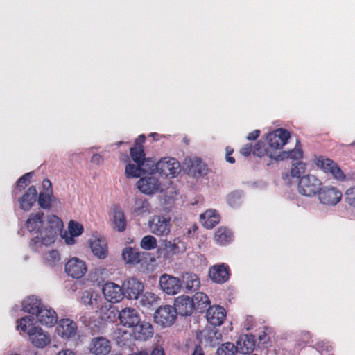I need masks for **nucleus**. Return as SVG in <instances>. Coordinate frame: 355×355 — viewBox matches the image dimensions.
<instances>
[{"label":"nucleus","mask_w":355,"mask_h":355,"mask_svg":"<svg viewBox=\"0 0 355 355\" xmlns=\"http://www.w3.org/2000/svg\"><path fill=\"white\" fill-rule=\"evenodd\" d=\"M42 211L32 213L26 221V227L32 234H36L29 242V246L36 251L38 247L49 245L55 241L58 233L63 227L62 220L55 215L48 216L44 223Z\"/></svg>","instance_id":"1"},{"label":"nucleus","mask_w":355,"mask_h":355,"mask_svg":"<svg viewBox=\"0 0 355 355\" xmlns=\"http://www.w3.org/2000/svg\"><path fill=\"white\" fill-rule=\"evenodd\" d=\"M291 137L288 130L284 128H278L268 134L266 139L268 146L271 152L275 155L274 160H276L279 150L286 145Z\"/></svg>","instance_id":"2"},{"label":"nucleus","mask_w":355,"mask_h":355,"mask_svg":"<svg viewBox=\"0 0 355 355\" xmlns=\"http://www.w3.org/2000/svg\"><path fill=\"white\" fill-rule=\"evenodd\" d=\"M322 182L315 175H306L300 178L298 182V191L305 196H314L318 195L321 189Z\"/></svg>","instance_id":"3"},{"label":"nucleus","mask_w":355,"mask_h":355,"mask_svg":"<svg viewBox=\"0 0 355 355\" xmlns=\"http://www.w3.org/2000/svg\"><path fill=\"white\" fill-rule=\"evenodd\" d=\"M155 171L161 176L173 178L180 172V164L175 158L163 157L155 165Z\"/></svg>","instance_id":"4"},{"label":"nucleus","mask_w":355,"mask_h":355,"mask_svg":"<svg viewBox=\"0 0 355 355\" xmlns=\"http://www.w3.org/2000/svg\"><path fill=\"white\" fill-rule=\"evenodd\" d=\"M177 315L173 306H161L155 311L154 320L158 324L163 327H170L175 322Z\"/></svg>","instance_id":"5"},{"label":"nucleus","mask_w":355,"mask_h":355,"mask_svg":"<svg viewBox=\"0 0 355 355\" xmlns=\"http://www.w3.org/2000/svg\"><path fill=\"white\" fill-rule=\"evenodd\" d=\"M231 270L228 264L219 263L209 267L208 277L214 282L223 284L227 282L230 277Z\"/></svg>","instance_id":"6"},{"label":"nucleus","mask_w":355,"mask_h":355,"mask_svg":"<svg viewBox=\"0 0 355 355\" xmlns=\"http://www.w3.org/2000/svg\"><path fill=\"white\" fill-rule=\"evenodd\" d=\"M160 186L159 179L152 174L141 178L137 182V188L146 195H152L157 192Z\"/></svg>","instance_id":"7"},{"label":"nucleus","mask_w":355,"mask_h":355,"mask_svg":"<svg viewBox=\"0 0 355 355\" xmlns=\"http://www.w3.org/2000/svg\"><path fill=\"white\" fill-rule=\"evenodd\" d=\"M342 193L334 187H323L318 193L320 203L326 205H336L342 198Z\"/></svg>","instance_id":"8"},{"label":"nucleus","mask_w":355,"mask_h":355,"mask_svg":"<svg viewBox=\"0 0 355 355\" xmlns=\"http://www.w3.org/2000/svg\"><path fill=\"white\" fill-rule=\"evenodd\" d=\"M159 286L168 295H175L182 288L180 279L168 274H163L159 277Z\"/></svg>","instance_id":"9"},{"label":"nucleus","mask_w":355,"mask_h":355,"mask_svg":"<svg viewBox=\"0 0 355 355\" xmlns=\"http://www.w3.org/2000/svg\"><path fill=\"white\" fill-rule=\"evenodd\" d=\"M315 164L318 167L324 172L330 173L335 178L343 180L345 176L340 167L332 159L324 156H319L315 158Z\"/></svg>","instance_id":"10"},{"label":"nucleus","mask_w":355,"mask_h":355,"mask_svg":"<svg viewBox=\"0 0 355 355\" xmlns=\"http://www.w3.org/2000/svg\"><path fill=\"white\" fill-rule=\"evenodd\" d=\"M150 231L157 236L167 235L170 232V220L162 216H154L148 222Z\"/></svg>","instance_id":"11"},{"label":"nucleus","mask_w":355,"mask_h":355,"mask_svg":"<svg viewBox=\"0 0 355 355\" xmlns=\"http://www.w3.org/2000/svg\"><path fill=\"white\" fill-rule=\"evenodd\" d=\"M200 343L205 347H215L222 338V334L214 329H205L197 334Z\"/></svg>","instance_id":"12"},{"label":"nucleus","mask_w":355,"mask_h":355,"mask_svg":"<svg viewBox=\"0 0 355 355\" xmlns=\"http://www.w3.org/2000/svg\"><path fill=\"white\" fill-rule=\"evenodd\" d=\"M154 328L151 323L146 321H141L132 327V335L137 340L146 341L153 337Z\"/></svg>","instance_id":"13"},{"label":"nucleus","mask_w":355,"mask_h":355,"mask_svg":"<svg viewBox=\"0 0 355 355\" xmlns=\"http://www.w3.org/2000/svg\"><path fill=\"white\" fill-rule=\"evenodd\" d=\"M173 307L178 315L189 316L193 313L194 304L191 297L183 295L175 298Z\"/></svg>","instance_id":"14"},{"label":"nucleus","mask_w":355,"mask_h":355,"mask_svg":"<svg viewBox=\"0 0 355 355\" xmlns=\"http://www.w3.org/2000/svg\"><path fill=\"white\" fill-rule=\"evenodd\" d=\"M65 271L69 276L80 279L86 273L87 267L83 261L78 258H72L66 263Z\"/></svg>","instance_id":"15"},{"label":"nucleus","mask_w":355,"mask_h":355,"mask_svg":"<svg viewBox=\"0 0 355 355\" xmlns=\"http://www.w3.org/2000/svg\"><path fill=\"white\" fill-rule=\"evenodd\" d=\"M103 293L105 299L112 303L120 302L125 296L123 288L114 282H107L103 287Z\"/></svg>","instance_id":"16"},{"label":"nucleus","mask_w":355,"mask_h":355,"mask_svg":"<svg viewBox=\"0 0 355 355\" xmlns=\"http://www.w3.org/2000/svg\"><path fill=\"white\" fill-rule=\"evenodd\" d=\"M120 324L128 328H132L140 320L138 311L134 308H125L122 309L118 315Z\"/></svg>","instance_id":"17"},{"label":"nucleus","mask_w":355,"mask_h":355,"mask_svg":"<svg viewBox=\"0 0 355 355\" xmlns=\"http://www.w3.org/2000/svg\"><path fill=\"white\" fill-rule=\"evenodd\" d=\"M111 348L110 341L103 336L92 338L89 347L90 352L94 355H107Z\"/></svg>","instance_id":"18"},{"label":"nucleus","mask_w":355,"mask_h":355,"mask_svg":"<svg viewBox=\"0 0 355 355\" xmlns=\"http://www.w3.org/2000/svg\"><path fill=\"white\" fill-rule=\"evenodd\" d=\"M124 295L130 300H137L144 291L142 282L135 278H130L123 284Z\"/></svg>","instance_id":"19"},{"label":"nucleus","mask_w":355,"mask_h":355,"mask_svg":"<svg viewBox=\"0 0 355 355\" xmlns=\"http://www.w3.org/2000/svg\"><path fill=\"white\" fill-rule=\"evenodd\" d=\"M206 318L210 324L214 327L220 326L226 318V311L220 306H212L208 308Z\"/></svg>","instance_id":"20"},{"label":"nucleus","mask_w":355,"mask_h":355,"mask_svg":"<svg viewBox=\"0 0 355 355\" xmlns=\"http://www.w3.org/2000/svg\"><path fill=\"white\" fill-rule=\"evenodd\" d=\"M58 334L64 339H69L77 333L76 323L70 319H61L56 327Z\"/></svg>","instance_id":"21"},{"label":"nucleus","mask_w":355,"mask_h":355,"mask_svg":"<svg viewBox=\"0 0 355 355\" xmlns=\"http://www.w3.org/2000/svg\"><path fill=\"white\" fill-rule=\"evenodd\" d=\"M146 141L144 135H140L135 141L134 146L130 148V154L136 164H144L146 159L144 144Z\"/></svg>","instance_id":"22"},{"label":"nucleus","mask_w":355,"mask_h":355,"mask_svg":"<svg viewBox=\"0 0 355 355\" xmlns=\"http://www.w3.org/2000/svg\"><path fill=\"white\" fill-rule=\"evenodd\" d=\"M37 191L35 186L29 187L21 197L18 198V202L21 209L29 211L37 200Z\"/></svg>","instance_id":"23"},{"label":"nucleus","mask_w":355,"mask_h":355,"mask_svg":"<svg viewBox=\"0 0 355 355\" xmlns=\"http://www.w3.org/2000/svg\"><path fill=\"white\" fill-rule=\"evenodd\" d=\"M37 322L42 325L52 327L58 320L56 312L51 308H42L36 314Z\"/></svg>","instance_id":"24"},{"label":"nucleus","mask_w":355,"mask_h":355,"mask_svg":"<svg viewBox=\"0 0 355 355\" xmlns=\"http://www.w3.org/2000/svg\"><path fill=\"white\" fill-rule=\"evenodd\" d=\"M256 346L255 336L252 334L241 335L237 340L238 352L248 354L252 352Z\"/></svg>","instance_id":"25"},{"label":"nucleus","mask_w":355,"mask_h":355,"mask_svg":"<svg viewBox=\"0 0 355 355\" xmlns=\"http://www.w3.org/2000/svg\"><path fill=\"white\" fill-rule=\"evenodd\" d=\"M182 287L186 292H196L200 286V280L198 276L192 272H184L181 277Z\"/></svg>","instance_id":"26"},{"label":"nucleus","mask_w":355,"mask_h":355,"mask_svg":"<svg viewBox=\"0 0 355 355\" xmlns=\"http://www.w3.org/2000/svg\"><path fill=\"white\" fill-rule=\"evenodd\" d=\"M28 336L31 343L37 348H44L51 342L49 335L38 327Z\"/></svg>","instance_id":"27"},{"label":"nucleus","mask_w":355,"mask_h":355,"mask_svg":"<svg viewBox=\"0 0 355 355\" xmlns=\"http://www.w3.org/2000/svg\"><path fill=\"white\" fill-rule=\"evenodd\" d=\"M220 221V216L216 209H207L200 215V222L207 229H212Z\"/></svg>","instance_id":"28"},{"label":"nucleus","mask_w":355,"mask_h":355,"mask_svg":"<svg viewBox=\"0 0 355 355\" xmlns=\"http://www.w3.org/2000/svg\"><path fill=\"white\" fill-rule=\"evenodd\" d=\"M114 229L118 232H124L127 226V220L123 211L119 206H115L112 209L111 219Z\"/></svg>","instance_id":"29"},{"label":"nucleus","mask_w":355,"mask_h":355,"mask_svg":"<svg viewBox=\"0 0 355 355\" xmlns=\"http://www.w3.org/2000/svg\"><path fill=\"white\" fill-rule=\"evenodd\" d=\"M303 157V150L300 141L297 139L295 146L293 149L287 151L279 152L275 161H282L284 159L299 160Z\"/></svg>","instance_id":"30"},{"label":"nucleus","mask_w":355,"mask_h":355,"mask_svg":"<svg viewBox=\"0 0 355 355\" xmlns=\"http://www.w3.org/2000/svg\"><path fill=\"white\" fill-rule=\"evenodd\" d=\"M214 239L217 244L226 245L233 241L234 234L230 228L221 226L216 230Z\"/></svg>","instance_id":"31"},{"label":"nucleus","mask_w":355,"mask_h":355,"mask_svg":"<svg viewBox=\"0 0 355 355\" xmlns=\"http://www.w3.org/2000/svg\"><path fill=\"white\" fill-rule=\"evenodd\" d=\"M21 306L24 312L33 315H36L43 306L41 300L34 296L28 297L24 300Z\"/></svg>","instance_id":"32"},{"label":"nucleus","mask_w":355,"mask_h":355,"mask_svg":"<svg viewBox=\"0 0 355 355\" xmlns=\"http://www.w3.org/2000/svg\"><path fill=\"white\" fill-rule=\"evenodd\" d=\"M191 300L194 304V310L199 313L207 311L208 308L211 307L208 296L204 293L196 292Z\"/></svg>","instance_id":"33"},{"label":"nucleus","mask_w":355,"mask_h":355,"mask_svg":"<svg viewBox=\"0 0 355 355\" xmlns=\"http://www.w3.org/2000/svg\"><path fill=\"white\" fill-rule=\"evenodd\" d=\"M121 255L127 264L136 265L141 261V254L138 249L132 247H125L123 250Z\"/></svg>","instance_id":"34"},{"label":"nucleus","mask_w":355,"mask_h":355,"mask_svg":"<svg viewBox=\"0 0 355 355\" xmlns=\"http://www.w3.org/2000/svg\"><path fill=\"white\" fill-rule=\"evenodd\" d=\"M93 254L99 259H105L107 255V243L103 239H96L90 243Z\"/></svg>","instance_id":"35"},{"label":"nucleus","mask_w":355,"mask_h":355,"mask_svg":"<svg viewBox=\"0 0 355 355\" xmlns=\"http://www.w3.org/2000/svg\"><path fill=\"white\" fill-rule=\"evenodd\" d=\"M132 211L137 216L150 214L151 212V205L148 200L143 198H136L134 202Z\"/></svg>","instance_id":"36"},{"label":"nucleus","mask_w":355,"mask_h":355,"mask_svg":"<svg viewBox=\"0 0 355 355\" xmlns=\"http://www.w3.org/2000/svg\"><path fill=\"white\" fill-rule=\"evenodd\" d=\"M17 329L26 333L28 336L37 327L34 326V318L32 315L22 317L17 320Z\"/></svg>","instance_id":"37"},{"label":"nucleus","mask_w":355,"mask_h":355,"mask_svg":"<svg viewBox=\"0 0 355 355\" xmlns=\"http://www.w3.org/2000/svg\"><path fill=\"white\" fill-rule=\"evenodd\" d=\"M37 198L39 206L46 210H49L52 203L56 201V198L51 191L50 192H40Z\"/></svg>","instance_id":"38"},{"label":"nucleus","mask_w":355,"mask_h":355,"mask_svg":"<svg viewBox=\"0 0 355 355\" xmlns=\"http://www.w3.org/2000/svg\"><path fill=\"white\" fill-rule=\"evenodd\" d=\"M252 154L255 156L261 157L264 155L268 156L274 160L275 155L271 152L268 146L266 147L264 142L258 141L253 147Z\"/></svg>","instance_id":"39"},{"label":"nucleus","mask_w":355,"mask_h":355,"mask_svg":"<svg viewBox=\"0 0 355 355\" xmlns=\"http://www.w3.org/2000/svg\"><path fill=\"white\" fill-rule=\"evenodd\" d=\"M237 347L232 343L227 342L218 348L216 355H236Z\"/></svg>","instance_id":"40"},{"label":"nucleus","mask_w":355,"mask_h":355,"mask_svg":"<svg viewBox=\"0 0 355 355\" xmlns=\"http://www.w3.org/2000/svg\"><path fill=\"white\" fill-rule=\"evenodd\" d=\"M144 164L134 165L132 164H128L125 166V173L128 178H139L143 171L141 167Z\"/></svg>","instance_id":"41"},{"label":"nucleus","mask_w":355,"mask_h":355,"mask_svg":"<svg viewBox=\"0 0 355 355\" xmlns=\"http://www.w3.org/2000/svg\"><path fill=\"white\" fill-rule=\"evenodd\" d=\"M33 176V173H26L20 177L16 183V189L13 191L14 195H17V191H21L24 189L31 182V178Z\"/></svg>","instance_id":"42"},{"label":"nucleus","mask_w":355,"mask_h":355,"mask_svg":"<svg viewBox=\"0 0 355 355\" xmlns=\"http://www.w3.org/2000/svg\"><path fill=\"white\" fill-rule=\"evenodd\" d=\"M157 239L151 235L144 236L140 241V247L146 250H151L157 248Z\"/></svg>","instance_id":"43"},{"label":"nucleus","mask_w":355,"mask_h":355,"mask_svg":"<svg viewBox=\"0 0 355 355\" xmlns=\"http://www.w3.org/2000/svg\"><path fill=\"white\" fill-rule=\"evenodd\" d=\"M241 193L239 191L231 192L227 197V202L232 207H236L241 203Z\"/></svg>","instance_id":"44"},{"label":"nucleus","mask_w":355,"mask_h":355,"mask_svg":"<svg viewBox=\"0 0 355 355\" xmlns=\"http://www.w3.org/2000/svg\"><path fill=\"white\" fill-rule=\"evenodd\" d=\"M306 164L302 162H298L292 166L291 175L293 178H300L306 171Z\"/></svg>","instance_id":"45"},{"label":"nucleus","mask_w":355,"mask_h":355,"mask_svg":"<svg viewBox=\"0 0 355 355\" xmlns=\"http://www.w3.org/2000/svg\"><path fill=\"white\" fill-rule=\"evenodd\" d=\"M68 229L70 235L72 236H78L83 232V225L73 220L69 222Z\"/></svg>","instance_id":"46"},{"label":"nucleus","mask_w":355,"mask_h":355,"mask_svg":"<svg viewBox=\"0 0 355 355\" xmlns=\"http://www.w3.org/2000/svg\"><path fill=\"white\" fill-rule=\"evenodd\" d=\"M158 297L152 292H146L141 297V302L144 306H151L157 300Z\"/></svg>","instance_id":"47"},{"label":"nucleus","mask_w":355,"mask_h":355,"mask_svg":"<svg viewBox=\"0 0 355 355\" xmlns=\"http://www.w3.org/2000/svg\"><path fill=\"white\" fill-rule=\"evenodd\" d=\"M45 259L50 265H55L60 260L59 252L52 250L45 254Z\"/></svg>","instance_id":"48"},{"label":"nucleus","mask_w":355,"mask_h":355,"mask_svg":"<svg viewBox=\"0 0 355 355\" xmlns=\"http://www.w3.org/2000/svg\"><path fill=\"white\" fill-rule=\"evenodd\" d=\"M345 202L355 209V186L348 189L345 192Z\"/></svg>","instance_id":"49"},{"label":"nucleus","mask_w":355,"mask_h":355,"mask_svg":"<svg viewBox=\"0 0 355 355\" xmlns=\"http://www.w3.org/2000/svg\"><path fill=\"white\" fill-rule=\"evenodd\" d=\"M92 299H93L92 294L90 292L85 291L82 294V296L80 298V302L85 305L92 306L93 304Z\"/></svg>","instance_id":"50"},{"label":"nucleus","mask_w":355,"mask_h":355,"mask_svg":"<svg viewBox=\"0 0 355 355\" xmlns=\"http://www.w3.org/2000/svg\"><path fill=\"white\" fill-rule=\"evenodd\" d=\"M115 313L113 309H106L105 313L102 314V319L107 321H112V320L115 318Z\"/></svg>","instance_id":"51"},{"label":"nucleus","mask_w":355,"mask_h":355,"mask_svg":"<svg viewBox=\"0 0 355 355\" xmlns=\"http://www.w3.org/2000/svg\"><path fill=\"white\" fill-rule=\"evenodd\" d=\"M252 150L253 147L252 144H247L241 148L239 152L242 155L248 157L251 154V153H252Z\"/></svg>","instance_id":"52"},{"label":"nucleus","mask_w":355,"mask_h":355,"mask_svg":"<svg viewBox=\"0 0 355 355\" xmlns=\"http://www.w3.org/2000/svg\"><path fill=\"white\" fill-rule=\"evenodd\" d=\"M225 151H226V157H225L226 161L230 164H234L235 159L233 157H232V155L234 153V149L232 148H231L230 146H227L225 148Z\"/></svg>","instance_id":"53"},{"label":"nucleus","mask_w":355,"mask_h":355,"mask_svg":"<svg viewBox=\"0 0 355 355\" xmlns=\"http://www.w3.org/2000/svg\"><path fill=\"white\" fill-rule=\"evenodd\" d=\"M42 187L46 190L45 192H53L52 184L51 181L48 178H45L42 181Z\"/></svg>","instance_id":"54"},{"label":"nucleus","mask_w":355,"mask_h":355,"mask_svg":"<svg viewBox=\"0 0 355 355\" xmlns=\"http://www.w3.org/2000/svg\"><path fill=\"white\" fill-rule=\"evenodd\" d=\"M103 162V157L99 154H94L91 158V162L95 164H102Z\"/></svg>","instance_id":"55"},{"label":"nucleus","mask_w":355,"mask_h":355,"mask_svg":"<svg viewBox=\"0 0 355 355\" xmlns=\"http://www.w3.org/2000/svg\"><path fill=\"white\" fill-rule=\"evenodd\" d=\"M260 135V131L259 130H254L252 132H250L248 136L247 139L248 140H256Z\"/></svg>","instance_id":"56"},{"label":"nucleus","mask_w":355,"mask_h":355,"mask_svg":"<svg viewBox=\"0 0 355 355\" xmlns=\"http://www.w3.org/2000/svg\"><path fill=\"white\" fill-rule=\"evenodd\" d=\"M150 355H165L164 350L162 347H155L151 351Z\"/></svg>","instance_id":"57"},{"label":"nucleus","mask_w":355,"mask_h":355,"mask_svg":"<svg viewBox=\"0 0 355 355\" xmlns=\"http://www.w3.org/2000/svg\"><path fill=\"white\" fill-rule=\"evenodd\" d=\"M166 247L169 248V250L173 254H175L178 250V247L177 244L172 243L171 242H168L167 244H166Z\"/></svg>","instance_id":"58"},{"label":"nucleus","mask_w":355,"mask_h":355,"mask_svg":"<svg viewBox=\"0 0 355 355\" xmlns=\"http://www.w3.org/2000/svg\"><path fill=\"white\" fill-rule=\"evenodd\" d=\"M191 355H204L202 347L200 345L196 346Z\"/></svg>","instance_id":"59"},{"label":"nucleus","mask_w":355,"mask_h":355,"mask_svg":"<svg viewBox=\"0 0 355 355\" xmlns=\"http://www.w3.org/2000/svg\"><path fill=\"white\" fill-rule=\"evenodd\" d=\"M75 236H72L71 235H70L69 236H67L64 237V241H65V243L67 244V245H72L75 243V239H74Z\"/></svg>","instance_id":"60"},{"label":"nucleus","mask_w":355,"mask_h":355,"mask_svg":"<svg viewBox=\"0 0 355 355\" xmlns=\"http://www.w3.org/2000/svg\"><path fill=\"white\" fill-rule=\"evenodd\" d=\"M57 355H76V354L70 349H63L59 352Z\"/></svg>","instance_id":"61"},{"label":"nucleus","mask_w":355,"mask_h":355,"mask_svg":"<svg viewBox=\"0 0 355 355\" xmlns=\"http://www.w3.org/2000/svg\"><path fill=\"white\" fill-rule=\"evenodd\" d=\"M259 339L263 343H267L269 341V338L265 333H263L262 335H260L259 336Z\"/></svg>","instance_id":"62"},{"label":"nucleus","mask_w":355,"mask_h":355,"mask_svg":"<svg viewBox=\"0 0 355 355\" xmlns=\"http://www.w3.org/2000/svg\"><path fill=\"white\" fill-rule=\"evenodd\" d=\"M130 355H148V354L146 351L141 350L138 352L132 353Z\"/></svg>","instance_id":"63"},{"label":"nucleus","mask_w":355,"mask_h":355,"mask_svg":"<svg viewBox=\"0 0 355 355\" xmlns=\"http://www.w3.org/2000/svg\"><path fill=\"white\" fill-rule=\"evenodd\" d=\"M151 135L155 137V136L157 137L158 134H157V133H152Z\"/></svg>","instance_id":"64"}]
</instances>
